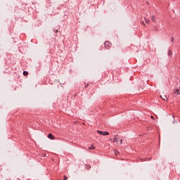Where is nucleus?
I'll list each match as a JSON object with an SVG mask.
<instances>
[{"instance_id": "4468645a", "label": "nucleus", "mask_w": 180, "mask_h": 180, "mask_svg": "<svg viewBox=\"0 0 180 180\" xmlns=\"http://www.w3.org/2000/svg\"><path fill=\"white\" fill-rule=\"evenodd\" d=\"M171 43H174V37H172L171 39Z\"/></svg>"}, {"instance_id": "f03ea898", "label": "nucleus", "mask_w": 180, "mask_h": 180, "mask_svg": "<svg viewBox=\"0 0 180 180\" xmlns=\"http://www.w3.org/2000/svg\"><path fill=\"white\" fill-rule=\"evenodd\" d=\"M113 141H114V143H119V141H120V144H122L123 143V139H122L120 138H119V139L114 138Z\"/></svg>"}, {"instance_id": "f8f14e48", "label": "nucleus", "mask_w": 180, "mask_h": 180, "mask_svg": "<svg viewBox=\"0 0 180 180\" xmlns=\"http://www.w3.org/2000/svg\"><path fill=\"white\" fill-rule=\"evenodd\" d=\"M173 119H174L173 124L176 123V120H175V118H174V116H173Z\"/></svg>"}, {"instance_id": "0eeeda50", "label": "nucleus", "mask_w": 180, "mask_h": 180, "mask_svg": "<svg viewBox=\"0 0 180 180\" xmlns=\"http://www.w3.org/2000/svg\"><path fill=\"white\" fill-rule=\"evenodd\" d=\"M23 75H24L25 77H26L27 75H29V72H27V71H24V72H23Z\"/></svg>"}, {"instance_id": "f257e3e1", "label": "nucleus", "mask_w": 180, "mask_h": 180, "mask_svg": "<svg viewBox=\"0 0 180 180\" xmlns=\"http://www.w3.org/2000/svg\"><path fill=\"white\" fill-rule=\"evenodd\" d=\"M97 133H98V134H101V136H109V132L108 131L98 130Z\"/></svg>"}, {"instance_id": "423d86ee", "label": "nucleus", "mask_w": 180, "mask_h": 180, "mask_svg": "<svg viewBox=\"0 0 180 180\" xmlns=\"http://www.w3.org/2000/svg\"><path fill=\"white\" fill-rule=\"evenodd\" d=\"M174 94H175L176 95H180L179 89H176L175 90Z\"/></svg>"}, {"instance_id": "6e6552de", "label": "nucleus", "mask_w": 180, "mask_h": 180, "mask_svg": "<svg viewBox=\"0 0 180 180\" xmlns=\"http://www.w3.org/2000/svg\"><path fill=\"white\" fill-rule=\"evenodd\" d=\"M161 96L162 99H163V101H166V99H168V98H167V96H163V97H162V96Z\"/></svg>"}, {"instance_id": "20e7f679", "label": "nucleus", "mask_w": 180, "mask_h": 180, "mask_svg": "<svg viewBox=\"0 0 180 180\" xmlns=\"http://www.w3.org/2000/svg\"><path fill=\"white\" fill-rule=\"evenodd\" d=\"M151 20L153 23H157V18H155V15H151Z\"/></svg>"}, {"instance_id": "ddd939ff", "label": "nucleus", "mask_w": 180, "mask_h": 180, "mask_svg": "<svg viewBox=\"0 0 180 180\" xmlns=\"http://www.w3.org/2000/svg\"><path fill=\"white\" fill-rule=\"evenodd\" d=\"M86 169H89V168H91V165H87V166L86 167Z\"/></svg>"}, {"instance_id": "9b49d317", "label": "nucleus", "mask_w": 180, "mask_h": 180, "mask_svg": "<svg viewBox=\"0 0 180 180\" xmlns=\"http://www.w3.org/2000/svg\"><path fill=\"white\" fill-rule=\"evenodd\" d=\"M145 22H146V23H149L150 20H147V19L145 18Z\"/></svg>"}, {"instance_id": "dca6fc26", "label": "nucleus", "mask_w": 180, "mask_h": 180, "mask_svg": "<svg viewBox=\"0 0 180 180\" xmlns=\"http://www.w3.org/2000/svg\"><path fill=\"white\" fill-rule=\"evenodd\" d=\"M143 25H146V24H144L143 21L142 22Z\"/></svg>"}, {"instance_id": "9d476101", "label": "nucleus", "mask_w": 180, "mask_h": 180, "mask_svg": "<svg viewBox=\"0 0 180 180\" xmlns=\"http://www.w3.org/2000/svg\"><path fill=\"white\" fill-rule=\"evenodd\" d=\"M96 147L94 146H91V147L89 148V150H95Z\"/></svg>"}, {"instance_id": "2eb2a0df", "label": "nucleus", "mask_w": 180, "mask_h": 180, "mask_svg": "<svg viewBox=\"0 0 180 180\" xmlns=\"http://www.w3.org/2000/svg\"><path fill=\"white\" fill-rule=\"evenodd\" d=\"M67 179H68V177H67V176H65L63 180H67Z\"/></svg>"}, {"instance_id": "7ed1b4c3", "label": "nucleus", "mask_w": 180, "mask_h": 180, "mask_svg": "<svg viewBox=\"0 0 180 180\" xmlns=\"http://www.w3.org/2000/svg\"><path fill=\"white\" fill-rule=\"evenodd\" d=\"M104 46H105V47L108 46V47H112V43H110V41H106L104 42Z\"/></svg>"}, {"instance_id": "1a4fd4ad", "label": "nucleus", "mask_w": 180, "mask_h": 180, "mask_svg": "<svg viewBox=\"0 0 180 180\" xmlns=\"http://www.w3.org/2000/svg\"><path fill=\"white\" fill-rule=\"evenodd\" d=\"M168 56L170 57V56H172V51L171 50L168 51Z\"/></svg>"}, {"instance_id": "39448f33", "label": "nucleus", "mask_w": 180, "mask_h": 180, "mask_svg": "<svg viewBox=\"0 0 180 180\" xmlns=\"http://www.w3.org/2000/svg\"><path fill=\"white\" fill-rule=\"evenodd\" d=\"M48 139H50L51 140H54V136L51 134H49Z\"/></svg>"}]
</instances>
